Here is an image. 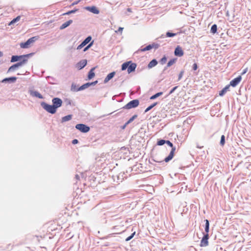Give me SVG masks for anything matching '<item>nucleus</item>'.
Returning a JSON list of instances; mask_svg holds the SVG:
<instances>
[{"label": "nucleus", "mask_w": 251, "mask_h": 251, "mask_svg": "<svg viewBox=\"0 0 251 251\" xmlns=\"http://www.w3.org/2000/svg\"><path fill=\"white\" fill-rule=\"evenodd\" d=\"M225 144V136L223 135H222L221 137V140H220V145L221 146H224Z\"/></svg>", "instance_id": "72a5a7b5"}, {"label": "nucleus", "mask_w": 251, "mask_h": 251, "mask_svg": "<svg viewBox=\"0 0 251 251\" xmlns=\"http://www.w3.org/2000/svg\"><path fill=\"white\" fill-rule=\"evenodd\" d=\"M165 142H166V140H163V139H160L159 140H158L157 142V145L158 146H162L164 144H165Z\"/></svg>", "instance_id": "473e14b6"}, {"label": "nucleus", "mask_w": 251, "mask_h": 251, "mask_svg": "<svg viewBox=\"0 0 251 251\" xmlns=\"http://www.w3.org/2000/svg\"><path fill=\"white\" fill-rule=\"evenodd\" d=\"M97 83H98V81L96 80L95 81H94L92 82H90V85L92 86V85H96Z\"/></svg>", "instance_id": "3c124183"}, {"label": "nucleus", "mask_w": 251, "mask_h": 251, "mask_svg": "<svg viewBox=\"0 0 251 251\" xmlns=\"http://www.w3.org/2000/svg\"><path fill=\"white\" fill-rule=\"evenodd\" d=\"M209 235L208 233H206L204 234L203 237H202L201 242V247H206L208 245V240Z\"/></svg>", "instance_id": "1a4fd4ad"}, {"label": "nucleus", "mask_w": 251, "mask_h": 251, "mask_svg": "<svg viewBox=\"0 0 251 251\" xmlns=\"http://www.w3.org/2000/svg\"><path fill=\"white\" fill-rule=\"evenodd\" d=\"M177 33H172L170 32H167L166 36L168 37H173L176 35Z\"/></svg>", "instance_id": "f704fd0d"}, {"label": "nucleus", "mask_w": 251, "mask_h": 251, "mask_svg": "<svg viewBox=\"0 0 251 251\" xmlns=\"http://www.w3.org/2000/svg\"><path fill=\"white\" fill-rule=\"evenodd\" d=\"M247 71H248V68H246V69H245L243 70V71L242 72V73H241V75H244L245 74H246V73H247Z\"/></svg>", "instance_id": "603ef678"}, {"label": "nucleus", "mask_w": 251, "mask_h": 251, "mask_svg": "<svg viewBox=\"0 0 251 251\" xmlns=\"http://www.w3.org/2000/svg\"><path fill=\"white\" fill-rule=\"evenodd\" d=\"M85 46V45L83 44V43L81 42V43L77 46L76 49L78 50H80Z\"/></svg>", "instance_id": "79ce46f5"}, {"label": "nucleus", "mask_w": 251, "mask_h": 251, "mask_svg": "<svg viewBox=\"0 0 251 251\" xmlns=\"http://www.w3.org/2000/svg\"><path fill=\"white\" fill-rule=\"evenodd\" d=\"M85 9L96 14H98L100 13L99 10L95 6L86 7Z\"/></svg>", "instance_id": "4468645a"}, {"label": "nucleus", "mask_w": 251, "mask_h": 251, "mask_svg": "<svg viewBox=\"0 0 251 251\" xmlns=\"http://www.w3.org/2000/svg\"><path fill=\"white\" fill-rule=\"evenodd\" d=\"M229 87H230V85H226L225 88H224L221 91H220L219 95L220 96H224L225 94V93L227 91L229 90Z\"/></svg>", "instance_id": "6ab92c4d"}, {"label": "nucleus", "mask_w": 251, "mask_h": 251, "mask_svg": "<svg viewBox=\"0 0 251 251\" xmlns=\"http://www.w3.org/2000/svg\"><path fill=\"white\" fill-rule=\"evenodd\" d=\"M29 92L30 95L32 97H37L40 99H43L44 98L43 96L41 94H40L38 91L30 90Z\"/></svg>", "instance_id": "2eb2a0df"}, {"label": "nucleus", "mask_w": 251, "mask_h": 251, "mask_svg": "<svg viewBox=\"0 0 251 251\" xmlns=\"http://www.w3.org/2000/svg\"><path fill=\"white\" fill-rule=\"evenodd\" d=\"M65 102L67 105H72L73 103L72 100L70 99H66Z\"/></svg>", "instance_id": "c03bdc74"}, {"label": "nucleus", "mask_w": 251, "mask_h": 251, "mask_svg": "<svg viewBox=\"0 0 251 251\" xmlns=\"http://www.w3.org/2000/svg\"><path fill=\"white\" fill-rule=\"evenodd\" d=\"M79 1H75V2H74L73 3H72L71 4V5L70 6V7H72V6H73L77 4L79 2Z\"/></svg>", "instance_id": "09e8293b"}, {"label": "nucleus", "mask_w": 251, "mask_h": 251, "mask_svg": "<svg viewBox=\"0 0 251 251\" xmlns=\"http://www.w3.org/2000/svg\"><path fill=\"white\" fill-rule=\"evenodd\" d=\"M162 94H163V92H162L157 93L156 94L151 96L150 98V99L151 100H154L156 98H158V97L161 96Z\"/></svg>", "instance_id": "a878e982"}, {"label": "nucleus", "mask_w": 251, "mask_h": 251, "mask_svg": "<svg viewBox=\"0 0 251 251\" xmlns=\"http://www.w3.org/2000/svg\"><path fill=\"white\" fill-rule=\"evenodd\" d=\"M151 49H152V47L151 46V45L150 44V45L147 46L146 47H145V48H144L143 49H140V51H146L150 50Z\"/></svg>", "instance_id": "c85d7f7f"}, {"label": "nucleus", "mask_w": 251, "mask_h": 251, "mask_svg": "<svg viewBox=\"0 0 251 251\" xmlns=\"http://www.w3.org/2000/svg\"><path fill=\"white\" fill-rule=\"evenodd\" d=\"M75 178H76L77 179H79V176L78 175H75Z\"/></svg>", "instance_id": "6e6d98bb"}, {"label": "nucleus", "mask_w": 251, "mask_h": 251, "mask_svg": "<svg viewBox=\"0 0 251 251\" xmlns=\"http://www.w3.org/2000/svg\"><path fill=\"white\" fill-rule=\"evenodd\" d=\"M167 61V57L164 56V57H163L161 60H160V63L162 64H165Z\"/></svg>", "instance_id": "ea45409f"}, {"label": "nucleus", "mask_w": 251, "mask_h": 251, "mask_svg": "<svg viewBox=\"0 0 251 251\" xmlns=\"http://www.w3.org/2000/svg\"><path fill=\"white\" fill-rule=\"evenodd\" d=\"M78 88L77 86L73 83L71 86V90L74 92L79 91L80 90H78Z\"/></svg>", "instance_id": "c756f323"}, {"label": "nucleus", "mask_w": 251, "mask_h": 251, "mask_svg": "<svg viewBox=\"0 0 251 251\" xmlns=\"http://www.w3.org/2000/svg\"><path fill=\"white\" fill-rule=\"evenodd\" d=\"M75 128L83 133H87L90 129L89 126L83 124H77L75 126Z\"/></svg>", "instance_id": "6e6552de"}, {"label": "nucleus", "mask_w": 251, "mask_h": 251, "mask_svg": "<svg viewBox=\"0 0 251 251\" xmlns=\"http://www.w3.org/2000/svg\"><path fill=\"white\" fill-rule=\"evenodd\" d=\"M217 26L216 24H214L212 25L211 27L210 31L211 33L214 34L217 32Z\"/></svg>", "instance_id": "cd10ccee"}, {"label": "nucleus", "mask_w": 251, "mask_h": 251, "mask_svg": "<svg viewBox=\"0 0 251 251\" xmlns=\"http://www.w3.org/2000/svg\"><path fill=\"white\" fill-rule=\"evenodd\" d=\"M72 115L70 114L63 117L61 119V123H64L71 120L72 119Z\"/></svg>", "instance_id": "aec40b11"}, {"label": "nucleus", "mask_w": 251, "mask_h": 251, "mask_svg": "<svg viewBox=\"0 0 251 251\" xmlns=\"http://www.w3.org/2000/svg\"><path fill=\"white\" fill-rule=\"evenodd\" d=\"M91 85H90V82H87V83H86L84 84H83L82 86H81L80 87H79L78 88V90H83L87 88H88L89 87H90Z\"/></svg>", "instance_id": "4be33fe9"}, {"label": "nucleus", "mask_w": 251, "mask_h": 251, "mask_svg": "<svg viewBox=\"0 0 251 251\" xmlns=\"http://www.w3.org/2000/svg\"><path fill=\"white\" fill-rule=\"evenodd\" d=\"M176 150V148H173V149H172L169 155L167 157H166L164 160H159L157 159H153V160L155 162L160 163L163 162L164 161H165L166 162H168L173 159Z\"/></svg>", "instance_id": "39448f33"}, {"label": "nucleus", "mask_w": 251, "mask_h": 251, "mask_svg": "<svg viewBox=\"0 0 251 251\" xmlns=\"http://www.w3.org/2000/svg\"><path fill=\"white\" fill-rule=\"evenodd\" d=\"M137 117V115H134L131 118H130L127 122L126 124H129L131 122H132Z\"/></svg>", "instance_id": "7c9ffc66"}, {"label": "nucleus", "mask_w": 251, "mask_h": 251, "mask_svg": "<svg viewBox=\"0 0 251 251\" xmlns=\"http://www.w3.org/2000/svg\"><path fill=\"white\" fill-rule=\"evenodd\" d=\"M198 69V65L196 63H195L192 66V69L194 71L197 70Z\"/></svg>", "instance_id": "49530a36"}, {"label": "nucleus", "mask_w": 251, "mask_h": 251, "mask_svg": "<svg viewBox=\"0 0 251 251\" xmlns=\"http://www.w3.org/2000/svg\"><path fill=\"white\" fill-rule=\"evenodd\" d=\"M34 54V53H30L27 54L21 55H12L11 57V62H15L19 60H22L24 58H28L30 56H32Z\"/></svg>", "instance_id": "20e7f679"}, {"label": "nucleus", "mask_w": 251, "mask_h": 251, "mask_svg": "<svg viewBox=\"0 0 251 251\" xmlns=\"http://www.w3.org/2000/svg\"><path fill=\"white\" fill-rule=\"evenodd\" d=\"M95 67L92 68L90 71L88 73V79H91L94 76H95V73L94 72Z\"/></svg>", "instance_id": "412c9836"}, {"label": "nucleus", "mask_w": 251, "mask_h": 251, "mask_svg": "<svg viewBox=\"0 0 251 251\" xmlns=\"http://www.w3.org/2000/svg\"><path fill=\"white\" fill-rule=\"evenodd\" d=\"M127 11L128 12H132L131 9V8H128L127 9Z\"/></svg>", "instance_id": "5fc2aeb1"}, {"label": "nucleus", "mask_w": 251, "mask_h": 251, "mask_svg": "<svg viewBox=\"0 0 251 251\" xmlns=\"http://www.w3.org/2000/svg\"><path fill=\"white\" fill-rule=\"evenodd\" d=\"M128 124H126V122L125 124V125L122 126V129H125L126 127L128 125Z\"/></svg>", "instance_id": "864d4df0"}, {"label": "nucleus", "mask_w": 251, "mask_h": 251, "mask_svg": "<svg viewBox=\"0 0 251 251\" xmlns=\"http://www.w3.org/2000/svg\"><path fill=\"white\" fill-rule=\"evenodd\" d=\"M78 11V9H75L74 10H71V11H69L68 12L63 14V15H70V14H73V13H75L76 12Z\"/></svg>", "instance_id": "2f4dec72"}, {"label": "nucleus", "mask_w": 251, "mask_h": 251, "mask_svg": "<svg viewBox=\"0 0 251 251\" xmlns=\"http://www.w3.org/2000/svg\"><path fill=\"white\" fill-rule=\"evenodd\" d=\"M161 37V38H164V35H162L161 36V37Z\"/></svg>", "instance_id": "13d9d810"}, {"label": "nucleus", "mask_w": 251, "mask_h": 251, "mask_svg": "<svg viewBox=\"0 0 251 251\" xmlns=\"http://www.w3.org/2000/svg\"><path fill=\"white\" fill-rule=\"evenodd\" d=\"M137 67V65L135 63L132 62L131 61H129L124 63L122 65L121 69L122 71L127 70V73L130 74L135 71Z\"/></svg>", "instance_id": "f03ea898"}, {"label": "nucleus", "mask_w": 251, "mask_h": 251, "mask_svg": "<svg viewBox=\"0 0 251 251\" xmlns=\"http://www.w3.org/2000/svg\"><path fill=\"white\" fill-rule=\"evenodd\" d=\"M176 58H173V59H171L168 62L166 67L165 68V70H166L167 67H170L172 65H173L176 62Z\"/></svg>", "instance_id": "5701e85b"}, {"label": "nucleus", "mask_w": 251, "mask_h": 251, "mask_svg": "<svg viewBox=\"0 0 251 251\" xmlns=\"http://www.w3.org/2000/svg\"><path fill=\"white\" fill-rule=\"evenodd\" d=\"M94 43V41H92L90 43H89L83 50V51H86L89 48H90Z\"/></svg>", "instance_id": "c9c22d12"}, {"label": "nucleus", "mask_w": 251, "mask_h": 251, "mask_svg": "<svg viewBox=\"0 0 251 251\" xmlns=\"http://www.w3.org/2000/svg\"><path fill=\"white\" fill-rule=\"evenodd\" d=\"M115 75V72H113L109 73L105 78L104 80V83H106L107 82H108L110 79H111Z\"/></svg>", "instance_id": "dca6fc26"}, {"label": "nucleus", "mask_w": 251, "mask_h": 251, "mask_svg": "<svg viewBox=\"0 0 251 251\" xmlns=\"http://www.w3.org/2000/svg\"><path fill=\"white\" fill-rule=\"evenodd\" d=\"M242 79V77L241 75H239L238 77L234 78L230 82V84L229 85L233 87L236 86L241 81Z\"/></svg>", "instance_id": "9d476101"}, {"label": "nucleus", "mask_w": 251, "mask_h": 251, "mask_svg": "<svg viewBox=\"0 0 251 251\" xmlns=\"http://www.w3.org/2000/svg\"><path fill=\"white\" fill-rule=\"evenodd\" d=\"M124 28L123 27H119L117 31H116V32H121L122 33V31L123 30Z\"/></svg>", "instance_id": "de8ad7c7"}, {"label": "nucleus", "mask_w": 251, "mask_h": 251, "mask_svg": "<svg viewBox=\"0 0 251 251\" xmlns=\"http://www.w3.org/2000/svg\"><path fill=\"white\" fill-rule=\"evenodd\" d=\"M135 231H134L131 234V235H130L129 236H128L127 238H126V241H129V240H130L135 235Z\"/></svg>", "instance_id": "4c0bfd02"}, {"label": "nucleus", "mask_w": 251, "mask_h": 251, "mask_svg": "<svg viewBox=\"0 0 251 251\" xmlns=\"http://www.w3.org/2000/svg\"><path fill=\"white\" fill-rule=\"evenodd\" d=\"M73 23V20H70L63 23L60 27V29H63L69 26Z\"/></svg>", "instance_id": "f3484780"}, {"label": "nucleus", "mask_w": 251, "mask_h": 251, "mask_svg": "<svg viewBox=\"0 0 251 251\" xmlns=\"http://www.w3.org/2000/svg\"><path fill=\"white\" fill-rule=\"evenodd\" d=\"M37 38L36 36L32 37L28 39L25 42L21 43L20 44V47L23 49H26L29 47V46L32 43L34 42Z\"/></svg>", "instance_id": "0eeeda50"}, {"label": "nucleus", "mask_w": 251, "mask_h": 251, "mask_svg": "<svg viewBox=\"0 0 251 251\" xmlns=\"http://www.w3.org/2000/svg\"><path fill=\"white\" fill-rule=\"evenodd\" d=\"M204 222H205V231L206 232V233H208L209 229V221L207 219L205 220Z\"/></svg>", "instance_id": "b1692460"}, {"label": "nucleus", "mask_w": 251, "mask_h": 251, "mask_svg": "<svg viewBox=\"0 0 251 251\" xmlns=\"http://www.w3.org/2000/svg\"><path fill=\"white\" fill-rule=\"evenodd\" d=\"M27 62V59L24 58L22 60L20 61L19 62L12 65L10 66L8 69L7 73H9L11 72H13L16 69L23 66Z\"/></svg>", "instance_id": "7ed1b4c3"}, {"label": "nucleus", "mask_w": 251, "mask_h": 251, "mask_svg": "<svg viewBox=\"0 0 251 251\" xmlns=\"http://www.w3.org/2000/svg\"><path fill=\"white\" fill-rule=\"evenodd\" d=\"M175 55L176 56L181 57L183 56L184 52L181 48L179 46H177L174 51Z\"/></svg>", "instance_id": "f8f14e48"}, {"label": "nucleus", "mask_w": 251, "mask_h": 251, "mask_svg": "<svg viewBox=\"0 0 251 251\" xmlns=\"http://www.w3.org/2000/svg\"><path fill=\"white\" fill-rule=\"evenodd\" d=\"M78 141L77 139H74L72 141L73 144H76L78 143Z\"/></svg>", "instance_id": "8fccbe9b"}, {"label": "nucleus", "mask_w": 251, "mask_h": 251, "mask_svg": "<svg viewBox=\"0 0 251 251\" xmlns=\"http://www.w3.org/2000/svg\"><path fill=\"white\" fill-rule=\"evenodd\" d=\"M157 104V102H154L151 105L148 107L145 110V113H147V112L149 111L150 110H151L153 107H154L155 106H156Z\"/></svg>", "instance_id": "393cba45"}, {"label": "nucleus", "mask_w": 251, "mask_h": 251, "mask_svg": "<svg viewBox=\"0 0 251 251\" xmlns=\"http://www.w3.org/2000/svg\"><path fill=\"white\" fill-rule=\"evenodd\" d=\"M2 55H3V53L0 51V57L2 56Z\"/></svg>", "instance_id": "4d7b16f0"}, {"label": "nucleus", "mask_w": 251, "mask_h": 251, "mask_svg": "<svg viewBox=\"0 0 251 251\" xmlns=\"http://www.w3.org/2000/svg\"><path fill=\"white\" fill-rule=\"evenodd\" d=\"M17 80V77L15 76H12L10 77H6L4 78L1 82L2 83H13L16 82Z\"/></svg>", "instance_id": "ddd939ff"}, {"label": "nucleus", "mask_w": 251, "mask_h": 251, "mask_svg": "<svg viewBox=\"0 0 251 251\" xmlns=\"http://www.w3.org/2000/svg\"><path fill=\"white\" fill-rule=\"evenodd\" d=\"M139 104V101L137 99L133 100L130 101L123 108L126 109H130L137 107Z\"/></svg>", "instance_id": "423d86ee"}, {"label": "nucleus", "mask_w": 251, "mask_h": 251, "mask_svg": "<svg viewBox=\"0 0 251 251\" xmlns=\"http://www.w3.org/2000/svg\"><path fill=\"white\" fill-rule=\"evenodd\" d=\"M21 18L20 16H17L16 18L14 19L10 23V25H12L16 22L19 21Z\"/></svg>", "instance_id": "e433bc0d"}, {"label": "nucleus", "mask_w": 251, "mask_h": 251, "mask_svg": "<svg viewBox=\"0 0 251 251\" xmlns=\"http://www.w3.org/2000/svg\"><path fill=\"white\" fill-rule=\"evenodd\" d=\"M157 63L158 62L155 59H152L148 64V68L151 69V68L155 66L157 64Z\"/></svg>", "instance_id": "a211bd4d"}, {"label": "nucleus", "mask_w": 251, "mask_h": 251, "mask_svg": "<svg viewBox=\"0 0 251 251\" xmlns=\"http://www.w3.org/2000/svg\"><path fill=\"white\" fill-rule=\"evenodd\" d=\"M166 142H165V143L167 144L170 147H171L172 149H173V148H176V147L174 146L173 143L171 142L170 141L166 140Z\"/></svg>", "instance_id": "58836bf2"}, {"label": "nucleus", "mask_w": 251, "mask_h": 251, "mask_svg": "<svg viewBox=\"0 0 251 251\" xmlns=\"http://www.w3.org/2000/svg\"><path fill=\"white\" fill-rule=\"evenodd\" d=\"M178 86H175L169 92V95L172 94L174 92L177 88Z\"/></svg>", "instance_id": "a18cd8bd"}, {"label": "nucleus", "mask_w": 251, "mask_h": 251, "mask_svg": "<svg viewBox=\"0 0 251 251\" xmlns=\"http://www.w3.org/2000/svg\"><path fill=\"white\" fill-rule=\"evenodd\" d=\"M87 60H86V59L81 60L76 64V67L78 70H81V69H83L87 65Z\"/></svg>", "instance_id": "9b49d317"}, {"label": "nucleus", "mask_w": 251, "mask_h": 251, "mask_svg": "<svg viewBox=\"0 0 251 251\" xmlns=\"http://www.w3.org/2000/svg\"><path fill=\"white\" fill-rule=\"evenodd\" d=\"M91 40L92 37L91 36H88L82 42L83 43V44L86 46L88 43H89L91 41Z\"/></svg>", "instance_id": "bb28decb"}, {"label": "nucleus", "mask_w": 251, "mask_h": 251, "mask_svg": "<svg viewBox=\"0 0 251 251\" xmlns=\"http://www.w3.org/2000/svg\"><path fill=\"white\" fill-rule=\"evenodd\" d=\"M52 105L49 104L45 102L41 103V106L48 112L50 114L56 113L57 109L62 106V100L59 98H54L52 99Z\"/></svg>", "instance_id": "f257e3e1"}, {"label": "nucleus", "mask_w": 251, "mask_h": 251, "mask_svg": "<svg viewBox=\"0 0 251 251\" xmlns=\"http://www.w3.org/2000/svg\"><path fill=\"white\" fill-rule=\"evenodd\" d=\"M151 45V46L152 47V49H153V48L158 49L159 46L158 44H156V43H153Z\"/></svg>", "instance_id": "37998d69"}, {"label": "nucleus", "mask_w": 251, "mask_h": 251, "mask_svg": "<svg viewBox=\"0 0 251 251\" xmlns=\"http://www.w3.org/2000/svg\"><path fill=\"white\" fill-rule=\"evenodd\" d=\"M183 74H184V71H181L180 72V73L178 75V80H180L182 78Z\"/></svg>", "instance_id": "a19ab883"}]
</instances>
